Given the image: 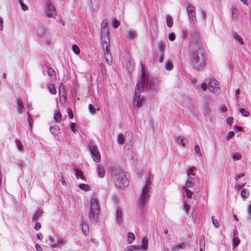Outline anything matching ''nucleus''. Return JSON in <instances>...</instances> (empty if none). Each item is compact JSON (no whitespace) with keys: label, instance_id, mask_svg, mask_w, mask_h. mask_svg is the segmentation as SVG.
<instances>
[{"label":"nucleus","instance_id":"1","mask_svg":"<svg viewBox=\"0 0 251 251\" xmlns=\"http://www.w3.org/2000/svg\"><path fill=\"white\" fill-rule=\"evenodd\" d=\"M140 86L144 88H150L151 89H154L153 85H152L151 81L147 78L143 74L141 78L140 84L139 83L136 85L135 89V94L133 97L132 103L134 107L140 108L142 105L143 99L140 98V93L141 92Z\"/></svg>","mask_w":251,"mask_h":251},{"label":"nucleus","instance_id":"2","mask_svg":"<svg viewBox=\"0 0 251 251\" xmlns=\"http://www.w3.org/2000/svg\"><path fill=\"white\" fill-rule=\"evenodd\" d=\"M111 178L116 187L125 189L129 184L127 174L119 168H114L111 170Z\"/></svg>","mask_w":251,"mask_h":251},{"label":"nucleus","instance_id":"3","mask_svg":"<svg viewBox=\"0 0 251 251\" xmlns=\"http://www.w3.org/2000/svg\"><path fill=\"white\" fill-rule=\"evenodd\" d=\"M152 177L151 174L150 173L149 179L141 189V195L138 199V207L141 213L143 212L147 201L150 197L151 187V182L150 179L152 178Z\"/></svg>","mask_w":251,"mask_h":251},{"label":"nucleus","instance_id":"4","mask_svg":"<svg viewBox=\"0 0 251 251\" xmlns=\"http://www.w3.org/2000/svg\"><path fill=\"white\" fill-rule=\"evenodd\" d=\"M100 208L96 199L93 198L91 200V206L89 214L90 221L94 224H96L99 220Z\"/></svg>","mask_w":251,"mask_h":251},{"label":"nucleus","instance_id":"5","mask_svg":"<svg viewBox=\"0 0 251 251\" xmlns=\"http://www.w3.org/2000/svg\"><path fill=\"white\" fill-rule=\"evenodd\" d=\"M192 62L198 70L202 69L205 67V57L203 52L200 50L191 56Z\"/></svg>","mask_w":251,"mask_h":251},{"label":"nucleus","instance_id":"6","mask_svg":"<svg viewBox=\"0 0 251 251\" xmlns=\"http://www.w3.org/2000/svg\"><path fill=\"white\" fill-rule=\"evenodd\" d=\"M101 46L105 61L108 65H111L112 63V58L110 52V44L108 37L101 38Z\"/></svg>","mask_w":251,"mask_h":251},{"label":"nucleus","instance_id":"7","mask_svg":"<svg viewBox=\"0 0 251 251\" xmlns=\"http://www.w3.org/2000/svg\"><path fill=\"white\" fill-rule=\"evenodd\" d=\"M209 89L211 92L218 95L220 93L221 89L219 82L214 79H211L209 82Z\"/></svg>","mask_w":251,"mask_h":251},{"label":"nucleus","instance_id":"8","mask_svg":"<svg viewBox=\"0 0 251 251\" xmlns=\"http://www.w3.org/2000/svg\"><path fill=\"white\" fill-rule=\"evenodd\" d=\"M89 150L93 160L96 162H100V155L97 146L89 145Z\"/></svg>","mask_w":251,"mask_h":251},{"label":"nucleus","instance_id":"9","mask_svg":"<svg viewBox=\"0 0 251 251\" xmlns=\"http://www.w3.org/2000/svg\"><path fill=\"white\" fill-rule=\"evenodd\" d=\"M46 7L47 9L45 10L46 16L49 18H54L56 16L55 9L50 0L47 2Z\"/></svg>","mask_w":251,"mask_h":251},{"label":"nucleus","instance_id":"10","mask_svg":"<svg viewBox=\"0 0 251 251\" xmlns=\"http://www.w3.org/2000/svg\"><path fill=\"white\" fill-rule=\"evenodd\" d=\"M186 8L190 21L194 22L196 19L195 8L190 3H187Z\"/></svg>","mask_w":251,"mask_h":251},{"label":"nucleus","instance_id":"11","mask_svg":"<svg viewBox=\"0 0 251 251\" xmlns=\"http://www.w3.org/2000/svg\"><path fill=\"white\" fill-rule=\"evenodd\" d=\"M16 110L18 113L22 114L24 111L25 107L23 100L21 98L16 99Z\"/></svg>","mask_w":251,"mask_h":251},{"label":"nucleus","instance_id":"12","mask_svg":"<svg viewBox=\"0 0 251 251\" xmlns=\"http://www.w3.org/2000/svg\"><path fill=\"white\" fill-rule=\"evenodd\" d=\"M137 32L134 29H128L126 31V37L130 40H132L136 38Z\"/></svg>","mask_w":251,"mask_h":251},{"label":"nucleus","instance_id":"13","mask_svg":"<svg viewBox=\"0 0 251 251\" xmlns=\"http://www.w3.org/2000/svg\"><path fill=\"white\" fill-rule=\"evenodd\" d=\"M186 244L185 243H180L178 244H174L171 246V249L172 251H176L179 249H183L185 248Z\"/></svg>","mask_w":251,"mask_h":251},{"label":"nucleus","instance_id":"14","mask_svg":"<svg viewBox=\"0 0 251 251\" xmlns=\"http://www.w3.org/2000/svg\"><path fill=\"white\" fill-rule=\"evenodd\" d=\"M140 247V250L142 251H147L148 249V240L147 237H144L142 238L141 241V244Z\"/></svg>","mask_w":251,"mask_h":251},{"label":"nucleus","instance_id":"15","mask_svg":"<svg viewBox=\"0 0 251 251\" xmlns=\"http://www.w3.org/2000/svg\"><path fill=\"white\" fill-rule=\"evenodd\" d=\"M66 240L64 238L58 239L54 244L52 245V249L56 250L58 248V246L60 245H63L65 243Z\"/></svg>","mask_w":251,"mask_h":251},{"label":"nucleus","instance_id":"16","mask_svg":"<svg viewBox=\"0 0 251 251\" xmlns=\"http://www.w3.org/2000/svg\"><path fill=\"white\" fill-rule=\"evenodd\" d=\"M176 140L179 145H180L183 147H185V143L188 142V140L186 138L181 136L177 137Z\"/></svg>","mask_w":251,"mask_h":251},{"label":"nucleus","instance_id":"17","mask_svg":"<svg viewBox=\"0 0 251 251\" xmlns=\"http://www.w3.org/2000/svg\"><path fill=\"white\" fill-rule=\"evenodd\" d=\"M197 169L196 167H189L187 169L186 174L187 176L189 177L191 176H195L196 174Z\"/></svg>","mask_w":251,"mask_h":251},{"label":"nucleus","instance_id":"18","mask_svg":"<svg viewBox=\"0 0 251 251\" xmlns=\"http://www.w3.org/2000/svg\"><path fill=\"white\" fill-rule=\"evenodd\" d=\"M195 183V181L194 180V179L192 176H189L188 177V179L186 180L185 185L184 186L187 187V188L192 187L194 184Z\"/></svg>","mask_w":251,"mask_h":251},{"label":"nucleus","instance_id":"19","mask_svg":"<svg viewBox=\"0 0 251 251\" xmlns=\"http://www.w3.org/2000/svg\"><path fill=\"white\" fill-rule=\"evenodd\" d=\"M232 37L240 45H243L244 42L241 36L237 32L232 33Z\"/></svg>","mask_w":251,"mask_h":251},{"label":"nucleus","instance_id":"20","mask_svg":"<svg viewBox=\"0 0 251 251\" xmlns=\"http://www.w3.org/2000/svg\"><path fill=\"white\" fill-rule=\"evenodd\" d=\"M46 28L44 26H40L37 28V35L39 36H43L45 33Z\"/></svg>","mask_w":251,"mask_h":251},{"label":"nucleus","instance_id":"21","mask_svg":"<svg viewBox=\"0 0 251 251\" xmlns=\"http://www.w3.org/2000/svg\"><path fill=\"white\" fill-rule=\"evenodd\" d=\"M50 130L52 134H57L59 133L60 129L56 125H53L50 126Z\"/></svg>","mask_w":251,"mask_h":251},{"label":"nucleus","instance_id":"22","mask_svg":"<svg viewBox=\"0 0 251 251\" xmlns=\"http://www.w3.org/2000/svg\"><path fill=\"white\" fill-rule=\"evenodd\" d=\"M42 211L40 209H38L35 211L32 217V221H37L40 217L42 215Z\"/></svg>","mask_w":251,"mask_h":251},{"label":"nucleus","instance_id":"23","mask_svg":"<svg viewBox=\"0 0 251 251\" xmlns=\"http://www.w3.org/2000/svg\"><path fill=\"white\" fill-rule=\"evenodd\" d=\"M122 221V213L121 210L118 208L116 210V222L120 224Z\"/></svg>","mask_w":251,"mask_h":251},{"label":"nucleus","instance_id":"24","mask_svg":"<svg viewBox=\"0 0 251 251\" xmlns=\"http://www.w3.org/2000/svg\"><path fill=\"white\" fill-rule=\"evenodd\" d=\"M125 137L122 133H120L117 136V142L119 145H123L125 142Z\"/></svg>","mask_w":251,"mask_h":251},{"label":"nucleus","instance_id":"25","mask_svg":"<svg viewBox=\"0 0 251 251\" xmlns=\"http://www.w3.org/2000/svg\"><path fill=\"white\" fill-rule=\"evenodd\" d=\"M191 34L192 38L194 40H196L198 39L199 36V34L195 27H193L191 29Z\"/></svg>","mask_w":251,"mask_h":251},{"label":"nucleus","instance_id":"26","mask_svg":"<svg viewBox=\"0 0 251 251\" xmlns=\"http://www.w3.org/2000/svg\"><path fill=\"white\" fill-rule=\"evenodd\" d=\"M47 73L48 75L50 77L55 78L56 74L54 70L50 67L47 68Z\"/></svg>","mask_w":251,"mask_h":251},{"label":"nucleus","instance_id":"27","mask_svg":"<svg viewBox=\"0 0 251 251\" xmlns=\"http://www.w3.org/2000/svg\"><path fill=\"white\" fill-rule=\"evenodd\" d=\"M98 174L100 177L102 178L105 175V170L100 166L98 167L97 169Z\"/></svg>","mask_w":251,"mask_h":251},{"label":"nucleus","instance_id":"28","mask_svg":"<svg viewBox=\"0 0 251 251\" xmlns=\"http://www.w3.org/2000/svg\"><path fill=\"white\" fill-rule=\"evenodd\" d=\"M182 190L186 193V197L190 199L192 197L193 193L191 192L188 188L186 186H183L182 187Z\"/></svg>","mask_w":251,"mask_h":251},{"label":"nucleus","instance_id":"29","mask_svg":"<svg viewBox=\"0 0 251 251\" xmlns=\"http://www.w3.org/2000/svg\"><path fill=\"white\" fill-rule=\"evenodd\" d=\"M48 88L49 89L50 92L51 94L55 95L56 94V89L53 84H51V83L49 84L48 85Z\"/></svg>","mask_w":251,"mask_h":251},{"label":"nucleus","instance_id":"30","mask_svg":"<svg viewBox=\"0 0 251 251\" xmlns=\"http://www.w3.org/2000/svg\"><path fill=\"white\" fill-rule=\"evenodd\" d=\"M74 170L75 173V176L77 179L81 178L83 179L84 176H83L82 172L80 171L76 168H75Z\"/></svg>","mask_w":251,"mask_h":251},{"label":"nucleus","instance_id":"31","mask_svg":"<svg viewBox=\"0 0 251 251\" xmlns=\"http://www.w3.org/2000/svg\"><path fill=\"white\" fill-rule=\"evenodd\" d=\"M135 239V236L132 232H128L127 233V242L128 244H131Z\"/></svg>","mask_w":251,"mask_h":251},{"label":"nucleus","instance_id":"32","mask_svg":"<svg viewBox=\"0 0 251 251\" xmlns=\"http://www.w3.org/2000/svg\"><path fill=\"white\" fill-rule=\"evenodd\" d=\"M166 23H167V25L168 27H171L173 26V18L171 16H170V15L167 16Z\"/></svg>","mask_w":251,"mask_h":251},{"label":"nucleus","instance_id":"33","mask_svg":"<svg viewBox=\"0 0 251 251\" xmlns=\"http://www.w3.org/2000/svg\"><path fill=\"white\" fill-rule=\"evenodd\" d=\"M54 119L57 123L61 122L62 120V116L59 112H57L54 114Z\"/></svg>","mask_w":251,"mask_h":251},{"label":"nucleus","instance_id":"34","mask_svg":"<svg viewBox=\"0 0 251 251\" xmlns=\"http://www.w3.org/2000/svg\"><path fill=\"white\" fill-rule=\"evenodd\" d=\"M205 249V240L204 237H201L200 243V250L202 251Z\"/></svg>","mask_w":251,"mask_h":251},{"label":"nucleus","instance_id":"35","mask_svg":"<svg viewBox=\"0 0 251 251\" xmlns=\"http://www.w3.org/2000/svg\"><path fill=\"white\" fill-rule=\"evenodd\" d=\"M231 157L234 161H237L241 158V155L238 152H234L232 153Z\"/></svg>","mask_w":251,"mask_h":251},{"label":"nucleus","instance_id":"36","mask_svg":"<svg viewBox=\"0 0 251 251\" xmlns=\"http://www.w3.org/2000/svg\"><path fill=\"white\" fill-rule=\"evenodd\" d=\"M239 111L244 117H247L249 116V112L248 111H246L243 108H240L239 110Z\"/></svg>","mask_w":251,"mask_h":251},{"label":"nucleus","instance_id":"37","mask_svg":"<svg viewBox=\"0 0 251 251\" xmlns=\"http://www.w3.org/2000/svg\"><path fill=\"white\" fill-rule=\"evenodd\" d=\"M79 188L85 191L89 190L90 189V187L88 185L84 183L80 184L79 185Z\"/></svg>","mask_w":251,"mask_h":251},{"label":"nucleus","instance_id":"38","mask_svg":"<svg viewBox=\"0 0 251 251\" xmlns=\"http://www.w3.org/2000/svg\"><path fill=\"white\" fill-rule=\"evenodd\" d=\"M194 150L195 153H196L198 156L200 157L202 156V154L200 148L198 145H196L195 146Z\"/></svg>","mask_w":251,"mask_h":251},{"label":"nucleus","instance_id":"39","mask_svg":"<svg viewBox=\"0 0 251 251\" xmlns=\"http://www.w3.org/2000/svg\"><path fill=\"white\" fill-rule=\"evenodd\" d=\"M241 195L244 199L247 198L249 196V192L247 189H244L242 190Z\"/></svg>","mask_w":251,"mask_h":251},{"label":"nucleus","instance_id":"40","mask_svg":"<svg viewBox=\"0 0 251 251\" xmlns=\"http://www.w3.org/2000/svg\"><path fill=\"white\" fill-rule=\"evenodd\" d=\"M15 143L17 146V148L18 150L20 151H22L23 149V146L22 145V143L21 142V141L19 140H16L15 141Z\"/></svg>","mask_w":251,"mask_h":251},{"label":"nucleus","instance_id":"41","mask_svg":"<svg viewBox=\"0 0 251 251\" xmlns=\"http://www.w3.org/2000/svg\"><path fill=\"white\" fill-rule=\"evenodd\" d=\"M82 232L85 236L88 235L89 233V228L87 225L82 226Z\"/></svg>","mask_w":251,"mask_h":251},{"label":"nucleus","instance_id":"42","mask_svg":"<svg viewBox=\"0 0 251 251\" xmlns=\"http://www.w3.org/2000/svg\"><path fill=\"white\" fill-rule=\"evenodd\" d=\"M72 50L75 54H78L80 53V50L78 47L76 45L72 46Z\"/></svg>","mask_w":251,"mask_h":251},{"label":"nucleus","instance_id":"43","mask_svg":"<svg viewBox=\"0 0 251 251\" xmlns=\"http://www.w3.org/2000/svg\"><path fill=\"white\" fill-rule=\"evenodd\" d=\"M173 64L171 62L168 61L166 63L165 69L167 70L170 71L173 69Z\"/></svg>","mask_w":251,"mask_h":251},{"label":"nucleus","instance_id":"44","mask_svg":"<svg viewBox=\"0 0 251 251\" xmlns=\"http://www.w3.org/2000/svg\"><path fill=\"white\" fill-rule=\"evenodd\" d=\"M88 108L89 112L92 114H96V108L94 107V106L92 104H89L88 105Z\"/></svg>","mask_w":251,"mask_h":251},{"label":"nucleus","instance_id":"45","mask_svg":"<svg viewBox=\"0 0 251 251\" xmlns=\"http://www.w3.org/2000/svg\"><path fill=\"white\" fill-rule=\"evenodd\" d=\"M211 220L213 225L216 227H218L220 226V223L217 220L215 219V217L212 216L211 217Z\"/></svg>","mask_w":251,"mask_h":251},{"label":"nucleus","instance_id":"46","mask_svg":"<svg viewBox=\"0 0 251 251\" xmlns=\"http://www.w3.org/2000/svg\"><path fill=\"white\" fill-rule=\"evenodd\" d=\"M19 2L23 10L26 11L28 9L27 6L23 2L22 0H19Z\"/></svg>","mask_w":251,"mask_h":251},{"label":"nucleus","instance_id":"47","mask_svg":"<svg viewBox=\"0 0 251 251\" xmlns=\"http://www.w3.org/2000/svg\"><path fill=\"white\" fill-rule=\"evenodd\" d=\"M76 126V125L75 124V123H71L70 124V128L71 129V130H72V131L74 133H76V132H77V129L75 128Z\"/></svg>","mask_w":251,"mask_h":251},{"label":"nucleus","instance_id":"48","mask_svg":"<svg viewBox=\"0 0 251 251\" xmlns=\"http://www.w3.org/2000/svg\"><path fill=\"white\" fill-rule=\"evenodd\" d=\"M183 210L186 213H188L190 209V207L187 205L185 202L183 203Z\"/></svg>","mask_w":251,"mask_h":251},{"label":"nucleus","instance_id":"49","mask_svg":"<svg viewBox=\"0 0 251 251\" xmlns=\"http://www.w3.org/2000/svg\"><path fill=\"white\" fill-rule=\"evenodd\" d=\"M120 25V22L117 20H114L112 23V26L114 28H117Z\"/></svg>","mask_w":251,"mask_h":251},{"label":"nucleus","instance_id":"50","mask_svg":"<svg viewBox=\"0 0 251 251\" xmlns=\"http://www.w3.org/2000/svg\"><path fill=\"white\" fill-rule=\"evenodd\" d=\"M175 37H176L175 34L174 33H173V32H171V33H169V34L168 35L169 39L171 41H174L175 39Z\"/></svg>","mask_w":251,"mask_h":251},{"label":"nucleus","instance_id":"51","mask_svg":"<svg viewBox=\"0 0 251 251\" xmlns=\"http://www.w3.org/2000/svg\"><path fill=\"white\" fill-rule=\"evenodd\" d=\"M27 115H28V122L29 124V126H30V129L32 128V126H33L32 123H31V119L30 118L31 115L28 112H27Z\"/></svg>","mask_w":251,"mask_h":251},{"label":"nucleus","instance_id":"52","mask_svg":"<svg viewBox=\"0 0 251 251\" xmlns=\"http://www.w3.org/2000/svg\"><path fill=\"white\" fill-rule=\"evenodd\" d=\"M48 238L50 241V244L51 246V248H52V244H54L55 243V241H54V239L53 238V237H51V236H49Z\"/></svg>","mask_w":251,"mask_h":251},{"label":"nucleus","instance_id":"53","mask_svg":"<svg viewBox=\"0 0 251 251\" xmlns=\"http://www.w3.org/2000/svg\"><path fill=\"white\" fill-rule=\"evenodd\" d=\"M233 242H234V245L235 246H238L239 244V242H240V240L238 238L236 237V238H234L233 239Z\"/></svg>","mask_w":251,"mask_h":251},{"label":"nucleus","instance_id":"54","mask_svg":"<svg viewBox=\"0 0 251 251\" xmlns=\"http://www.w3.org/2000/svg\"><path fill=\"white\" fill-rule=\"evenodd\" d=\"M106 25V23L103 21L101 24V26H103V29H101V32H104L105 30H107L106 28H105V26ZM106 33H108V31H106Z\"/></svg>","mask_w":251,"mask_h":251},{"label":"nucleus","instance_id":"55","mask_svg":"<svg viewBox=\"0 0 251 251\" xmlns=\"http://www.w3.org/2000/svg\"><path fill=\"white\" fill-rule=\"evenodd\" d=\"M234 135H235V134H234V132L233 131H229L228 133L227 138V139H231V138H233L234 137Z\"/></svg>","mask_w":251,"mask_h":251},{"label":"nucleus","instance_id":"56","mask_svg":"<svg viewBox=\"0 0 251 251\" xmlns=\"http://www.w3.org/2000/svg\"><path fill=\"white\" fill-rule=\"evenodd\" d=\"M158 50L161 52V53H164V47L162 43H160L158 45Z\"/></svg>","mask_w":251,"mask_h":251},{"label":"nucleus","instance_id":"57","mask_svg":"<svg viewBox=\"0 0 251 251\" xmlns=\"http://www.w3.org/2000/svg\"><path fill=\"white\" fill-rule=\"evenodd\" d=\"M67 110H68L69 117L70 119L73 118V113L72 110L70 108H68Z\"/></svg>","mask_w":251,"mask_h":251},{"label":"nucleus","instance_id":"58","mask_svg":"<svg viewBox=\"0 0 251 251\" xmlns=\"http://www.w3.org/2000/svg\"><path fill=\"white\" fill-rule=\"evenodd\" d=\"M220 110L224 113L225 112H226L227 111V107H226V105H222L220 107Z\"/></svg>","mask_w":251,"mask_h":251},{"label":"nucleus","instance_id":"59","mask_svg":"<svg viewBox=\"0 0 251 251\" xmlns=\"http://www.w3.org/2000/svg\"><path fill=\"white\" fill-rule=\"evenodd\" d=\"M132 248V251H138L140 250V247L139 246L136 245H130Z\"/></svg>","mask_w":251,"mask_h":251},{"label":"nucleus","instance_id":"60","mask_svg":"<svg viewBox=\"0 0 251 251\" xmlns=\"http://www.w3.org/2000/svg\"><path fill=\"white\" fill-rule=\"evenodd\" d=\"M233 119L231 117L228 118L226 120V123L229 126H231L232 124L233 123Z\"/></svg>","mask_w":251,"mask_h":251},{"label":"nucleus","instance_id":"61","mask_svg":"<svg viewBox=\"0 0 251 251\" xmlns=\"http://www.w3.org/2000/svg\"><path fill=\"white\" fill-rule=\"evenodd\" d=\"M40 228H41V225H40V224L39 222H36L35 223V226H34L35 229L39 230V229H40Z\"/></svg>","mask_w":251,"mask_h":251},{"label":"nucleus","instance_id":"62","mask_svg":"<svg viewBox=\"0 0 251 251\" xmlns=\"http://www.w3.org/2000/svg\"><path fill=\"white\" fill-rule=\"evenodd\" d=\"M201 87L203 91H205L207 89V86L205 83H202L201 85Z\"/></svg>","mask_w":251,"mask_h":251},{"label":"nucleus","instance_id":"63","mask_svg":"<svg viewBox=\"0 0 251 251\" xmlns=\"http://www.w3.org/2000/svg\"><path fill=\"white\" fill-rule=\"evenodd\" d=\"M35 247L37 251H43L42 250V249L41 248V247L40 246V245L39 244H35Z\"/></svg>","mask_w":251,"mask_h":251},{"label":"nucleus","instance_id":"64","mask_svg":"<svg viewBox=\"0 0 251 251\" xmlns=\"http://www.w3.org/2000/svg\"><path fill=\"white\" fill-rule=\"evenodd\" d=\"M124 251H132L131 246H128L124 249Z\"/></svg>","mask_w":251,"mask_h":251}]
</instances>
